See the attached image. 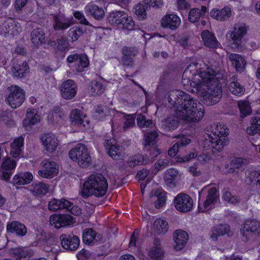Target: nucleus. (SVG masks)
Returning a JSON list of instances; mask_svg holds the SVG:
<instances>
[{
  "mask_svg": "<svg viewBox=\"0 0 260 260\" xmlns=\"http://www.w3.org/2000/svg\"><path fill=\"white\" fill-rule=\"evenodd\" d=\"M70 120L72 124L76 125L80 127H85V124L84 121L81 117L80 111L75 109H74L70 114Z\"/></svg>",
  "mask_w": 260,
  "mask_h": 260,
  "instance_id": "473e14b6",
  "label": "nucleus"
},
{
  "mask_svg": "<svg viewBox=\"0 0 260 260\" xmlns=\"http://www.w3.org/2000/svg\"><path fill=\"white\" fill-rule=\"evenodd\" d=\"M29 190L36 195H44L48 191V185L41 182L32 183L29 186Z\"/></svg>",
  "mask_w": 260,
  "mask_h": 260,
  "instance_id": "2f4dec72",
  "label": "nucleus"
},
{
  "mask_svg": "<svg viewBox=\"0 0 260 260\" xmlns=\"http://www.w3.org/2000/svg\"><path fill=\"white\" fill-rule=\"evenodd\" d=\"M95 112L100 115V117H104L109 113V109L106 106L100 105L96 108Z\"/></svg>",
  "mask_w": 260,
  "mask_h": 260,
  "instance_id": "680f3d73",
  "label": "nucleus"
},
{
  "mask_svg": "<svg viewBox=\"0 0 260 260\" xmlns=\"http://www.w3.org/2000/svg\"><path fill=\"white\" fill-rule=\"evenodd\" d=\"M27 233V228L25 225L21 223L17 222V236H24Z\"/></svg>",
  "mask_w": 260,
  "mask_h": 260,
  "instance_id": "774afa93",
  "label": "nucleus"
},
{
  "mask_svg": "<svg viewBox=\"0 0 260 260\" xmlns=\"http://www.w3.org/2000/svg\"><path fill=\"white\" fill-rule=\"evenodd\" d=\"M69 156L72 160L77 162L82 168L88 167L91 162L87 147L82 143L78 144L72 149L69 152Z\"/></svg>",
  "mask_w": 260,
  "mask_h": 260,
  "instance_id": "20e7f679",
  "label": "nucleus"
},
{
  "mask_svg": "<svg viewBox=\"0 0 260 260\" xmlns=\"http://www.w3.org/2000/svg\"><path fill=\"white\" fill-rule=\"evenodd\" d=\"M162 250L159 247H154L149 252V256L151 258L158 259L162 255Z\"/></svg>",
  "mask_w": 260,
  "mask_h": 260,
  "instance_id": "bf43d9fd",
  "label": "nucleus"
},
{
  "mask_svg": "<svg viewBox=\"0 0 260 260\" xmlns=\"http://www.w3.org/2000/svg\"><path fill=\"white\" fill-rule=\"evenodd\" d=\"M61 247L65 250H76L80 245V239L73 234H62L59 237Z\"/></svg>",
  "mask_w": 260,
  "mask_h": 260,
  "instance_id": "ddd939ff",
  "label": "nucleus"
},
{
  "mask_svg": "<svg viewBox=\"0 0 260 260\" xmlns=\"http://www.w3.org/2000/svg\"><path fill=\"white\" fill-rule=\"evenodd\" d=\"M88 15L93 16L95 19L102 20L105 16V12L102 8L96 5H89L85 8Z\"/></svg>",
  "mask_w": 260,
  "mask_h": 260,
  "instance_id": "c85d7f7f",
  "label": "nucleus"
},
{
  "mask_svg": "<svg viewBox=\"0 0 260 260\" xmlns=\"http://www.w3.org/2000/svg\"><path fill=\"white\" fill-rule=\"evenodd\" d=\"M238 106L241 117H246L251 113V108L248 102L240 101L238 102Z\"/></svg>",
  "mask_w": 260,
  "mask_h": 260,
  "instance_id": "a19ab883",
  "label": "nucleus"
},
{
  "mask_svg": "<svg viewBox=\"0 0 260 260\" xmlns=\"http://www.w3.org/2000/svg\"><path fill=\"white\" fill-rule=\"evenodd\" d=\"M223 198L224 200L229 203L235 204L238 202V200L236 196H233L231 192L228 189H224L223 190Z\"/></svg>",
  "mask_w": 260,
  "mask_h": 260,
  "instance_id": "603ef678",
  "label": "nucleus"
},
{
  "mask_svg": "<svg viewBox=\"0 0 260 260\" xmlns=\"http://www.w3.org/2000/svg\"><path fill=\"white\" fill-rule=\"evenodd\" d=\"M199 9L198 8L192 9L188 14V19L191 22H195L200 18Z\"/></svg>",
  "mask_w": 260,
  "mask_h": 260,
  "instance_id": "13d9d810",
  "label": "nucleus"
},
{
  "mask_svg": "<svg viewBox=\"0 0 260 260\" xmlns=\"http://www.w3.org/2000/svg\"><path fill=\"white\" fill-rule=\"evenodd\" d=\"M179 17L175 14L166 15L162 19L161 24L164 27L169 28L171 30L176 29L180 25Z\"/></svg>",
  "mask_w": 260,
  "mask_h": 260,
  "instance_id": "4be33fe9",
  "label": "nucleus"
},
{
  "mask_svg": "<svg viewBox=\"0 0 260 260\" xmlns=\"http://www.w3.org/2000/svg\"><path fill=\"white\" fill-rule=\"evenodd\" d=\"M31 41L35 45H39L45 43V34L41 28L33 29L31 32Z\"/></svg>",
  "mask_w": 260,
  "mask_h": 260,
  "instance_id": "cd10ccee",
  "label": "nucleus"
},
{
  "mask_svg": "<svg viewBox=\"0 0 260 260\" xmlns=\"http://www.w3.org/2000/svg\"><path fill=\"white\" fill-rule=\"evenodd\" d=\"M29 72V68L26 62L24 61L22 66L17 69V77L22 78Z\"/></svg>",
  "mask_w": 260,
  "mask_h": 260,
  "instance_id": "4d7b16f0",
  "label": "nucleus"
},
{
  "mask_svg": "<svg viewBox=\"0 0 260 260\" xmlns=\"http://www.w3.org/2000/svg\"><path fill=\"white\" fill-rule=\"evenodd\" d=\"M41 167L38 174L43 178H51L58 174V167L54 161L45 159L41 162Z\"/></svg>",
  "mask_w": 260,
  "mask_h": 260,
  "instance_id": "4468645a",
  "label": "nucleus"
},
{
  "mask_svg": "<svg viewBox=\"0 0 260 260\" xmlns=\"http://www.w3.org/2000/svg\"><path fill=\"white\" fill-rule=\"evenodd\" d=\"M158 137L157 132L155 131H151L147 132L145 134L144 148L151 146H153L155 142L156 139Z\"/></svg>",
  "mask_w": 260,
  "mask_h": 260,
  "instance_id": "58836bf2",
  "label": "nucleus"
},
{
  "mask_svg": "<svg viewBox=\"0 0 260 260\" xmlns=\"http://www.w3.org/2000/svg\"><path fill=\"white\" fill-rule=\"evenodd\" d=\"M125 118L126 120L123 126L125 130L131 128L135 124V118L133 117L131 115H127Z\"/></svg>",
  "mask_w": 260,
  "mask_h": 260,
  "instance_id": "338daca9",
  "label": "nucleus"
},
{
  "mask_svg": "<svg viewBox=\"0 0 260 260\" xmlns=\"http://www.w3.org/2000/svg\"><path fill=\"white\" fill-rule=\"evenodd\" d=\"M251 126L247 128V133L250 135L255 134L260 135V117H252L251 118Z\"/></svg>",
  "mask_w": 260,
  "mask_h": 260,
  "instance_id": "c9c22d12",
  "label": "nucleus"
},
{
  "mask_svg": "<svg viewBox=\"0 0 260 260\" xmlns=\"http://www.w3.org/2000/svg\"><path fill=\"white\" fill-rule=\"evenodd\" d=\"M86 32V29L77 26L71 27L68 31L69 37L72 41H77L79 37Z\"/></svg>",
  "mask_w": 260,
  "mask_h": 260,
  "instance_id": "c03bdc74",
  "label": "nucleus"
},
{
  "mask_svg": "<svg viewBox=\"0 0 260 260\" xmlns=\"http://www.w3.org/2000/svg\"><path fill=\"white\" fill-rule=\"evenodd\" d=\"M241 233L244 241L254 239L256 236L260 234L259 222L256 220H247L244 224Z\"/></svg>",
  "mask_w": 260,
  "mask_h": 260,
  "instance_id": "6e6552de",
  "label": "nucleus"
},
{
  "mask_svg": "<svg viewBox=\"0 0 260 260\" xmlns=\"http://www.w3.org/2000/svg\"><path fill=\"white\" fill-rule=\"evenodd\" d=\"M245 181L249 185L258 186L260 188V170L249 168L245 173Z\"/></svg>",
  "mask_w": 260,
  "mask_h": 260,
  "instance_id": "412c9836",
  "label": "nucleus"
},
{
  "mask_svg": "<svg viewBox=\"0 0 260 260\" xmlns=\"http://www.w3.org/2000/svg\"><path fill=\"white\" fill-rule=\"evenodd\" d=\"M41 141L48 153H53L57 146V140L53 134H44L41 137Z\"/></svg>",
  "mask_w": 260,
  "mask_h": 260,
  "instance_id": "a211bd4d",
  "label": "nucleus"
},
{
  "mask_svg": "<svg viewBox=\"0 0 260 260\" xmlns=\"http://www.w3.org/2000/svg\"><path fill=\"white\" fill-rule=\"evenodd\" d=\"M168 101L176 108V111L161 121V127L166 132L176 129L180 120L198 121L204 116L203 106L184 91L169 92Z\"/></svg>",
  "mask_w": 260,
  "mask_h": 260,
  "instance_id": "f257e3e1",
  "label": "nucleus"
},
{
  "mask_svg": "<svg viewBox=\"0 0 260 260\" xmlns=\"http://www.w3.org/2000/svg\"><path fill=\"white\" fill-rule=\"evenodd\" d=\"M208 193L207 199L204 203V206L205 209L207 208L210 205L214 203L218 198L216 189L214 187L209 189Z\"/></svg>",
  "mask_w": 260,
  "mask_h": 260,
  "instance_id": "37998d69",
  "label": "nucleus"
},
{
  "mask_svg": "<svg viewBox=\"0 0 260 260\" xmlns=\"http://www.w3.org/2000/svg\"><path fill=\"white\" fill-rule=\"evenodd\" d=\"M7 102L13 109L16 108V86L15 85L9 87L7 91Z\"/></svg>",
  "mask_w": 260,
  "mask_h": 260,
  "instance_id": "72a5a7b5",
  "label": "nucleus"
},
{
  "mask_svg": "<svg viewBox=\"0 0 260 260\" xmlns=\"http://www.w3.org/2000/svg\"><path fill=\"white\" fill-rule=\"evenodd\" d=\"M53 26L55 30H64L73 24L72 19L60 15L53 16Z\"/></svg>",
  "mask_w": 260,
  "mask_h": 260,
  "instance_id": "b1692460",
  "label": "nucleus"
},
{
  "mask_svg": "<svg viewBox=\"0 0 260 260\" xmlns=\"http://www.w3.org/2000/svg\"><path fill=\"white\" fill-rule=\"evenodd\" d=\"M104 91L105 87L100 82L95 81L92 83L91 92L93 95L102 94Z\"/></svg>",
  "mask_w": 260,
  "mask_h": 260,
  "instance_id": "09e8293b",
  "label": "nucleus"
},
{
  "mask_svg": "<svg viewBox=\"0 0 260 260\" xmlns=\"http://www.w3.org/2000/svg\"><path fill=\"white\" fill-rule=\"evenodd\" d=\"M154 197L156 198L154 205L156 208L159 209L163 207L166 201L165 192L161 190L157 189L155 191Z\"/></svg>",
  "mask_w": 260,
  "mask_h": 260,
  "instance_id": "ea45409f",
  "label": "nucleus"
},
{
  "mask_svg": "<svg viewBox=\"0 0 260 260\" xmlns=\"http://www.w3.org/2000/svg\"><path fill=\"white\" fill-rule=\"evenodd\" d=\"M219 20L224 21L230 17L231 11L230 8L224 7L221 10H219Z\"/></svg>",
  "mask_w": 260,
  "mask_h": 260,
  "instance_id": "6e6d98bb",
  "label": "nucleus"
},
{
  "mask_svg": "<svg viewBox=\"0 0 260 260\" xmlns=\"http://www.w3.org/2000/svg\"><path fill=\"white\" fill-rule=\"evenodd\" d=\"M229 59L232 62V66L238 72H241L246 64L245 59L238 54L232 53L229 55Z\"/></svg>",
  "mask_w": 260,
  "mask_h": 260,
  "instance_id": "bb28decb",
  "label": "nucleus"
},
{
  "mask_svg": "<svg viewBox=\"0 0 260 260\" xmlns=\"http://www.w3.org/2000/svg\"><path fill=\"white\" fill-rule=\"evenodd\" d=\"M61 97L66 100L72 99L77 93V86L73 80H67L60 86Z\"/></svg>",
  "mask_w": 260,
  "mask_h": 260,
  "instance_id": "2eb2a0df",
  "label": "nucleus"
},
{
  "mask_svg": "<svg viewBox=\"0 0 260 260\" xmlns=\"http://www.w3.org/2000/svg\"><path fill=\"white\" fill-rule=\"evenodd\" d=\"M175 206L178 211L185 213L191 210L193 207V200L188 194L181 193L174 199Z\"/></svg>",
  "mask_w": 260,
  "mask_h": 260,
  "instance_id": "f8f14e48",
  "label": "nucleus"
},
{
  "mask_svg": "<svg viewBox=\"0 0 260 260\" xmlns=\"http://www.w3.org/2000/svg\"><path fill=\"white\" fill-rule=\"evenodd\" d=\"M127 163L130 167L134 168L137 165H145L151 164L152 163V160H149L144 155L138 153L130 157Z\"/></svg>",
  "mask_w": 260,
  "mask_h": 260,
  "instance_id": "a878e982",
  "label": "nucleus"
},
{
  "mask_svg": "<svg viewBox=\"0 0 260 260\" xmlns=\"http://www.w3.org/2000/svg\"><path fill=\"white\" fill-rule=\"evenodd\" d=\"M65 117L64 113L62 111L59 106H55L49 112L48 118L52 122L57 119H63Z\"/></svg>",
  "mask_w": 260,
  "mask_h": 260,
  "instance_id": "a18cd8bd",
  "label": "nucleus"
},
{
  "mask_svg": "<svg viewBox=\"0 0 260 260\" xmlns=\"http://www.w3.org/2000/svg\"><path fill=\"white\" fill-rule=\"evenodd\" d=\"M17 105L18 106H20L24 101L25 99V91L17 86Z\"/></svg>",
  "mask_w": 260,
  "mask_h": 260,
  "instance_id": "0e129e2a",
  "label": "nucleus"
},
{
  "mask_svg": "<svg viewBox=\"0 0 260 260\" xmlns=\"http://www.w3.org/2000/svg\"><path fill=\"white\" fill-rule=\"evenodd\" d=\"M173 239L176 244L175 249L176 250H180L183 248L187 242L188 236L186 232L177 230L174 233Z\"/></svg>",
  "mask_w": 260,
  "mask_h": 260,
  "instance_id": "6ab92c4d",
  "label": "nucleus"
},
{
  "mask_svg": "<svg viewBox=\"0 0 260 260\" xmlns=\"http://www.w3.org/2000/svg\"><path fill=\"white\" fill-rule=\"evenodd\" d=\"M229 231V226L226 224L217 225L213 228L210 237L212 240H216L218 237L228 234Z\"/></svg>",
  "mask_w": 260,
  "mask_h": 260,
  "instance_id": "7c9ffc66",
  "label": "nucleus"
},
{
  "mask_svg": "<svg viewBox=\"0 0 260 260\" xmlns=\"http://www.w3.org/2000/svg\"><path fill=\"white\" fill-rule=\"evenodd\" d=\"M179 150L180 149L178 148V145L174 144L168 151V155L170 156L175 157V159L177 162H185L188 161L197 156V154H196L195 153L190 151L186 155L182 154H177V153Z\"/></svg>",
  "mask_w": 260,
  "mask_h": 260,
  "instance_id": "dca6fc26",
  "label": "nucleus"
},
{
  "mask_svg": "<svg viewBox=\"0 0 260 260\" xmlns=\"http://www.w3.org/2000/svg\"><path fill=\"white\" fill-rule=\"evenodd\" d=\"M110 24L116 26L121 25L122 28L128 30H132L135 27V22L131 17L121 11L111 12L108 17Z\"/></svg>",
  "mask_w": 260,
  "mask_h": 260,
  "instance_id": "423d86ee",
  "label": "nucleus"
},
{
  "mask_svg": "<svg viewBox=\"0 0 260 260\" xmlns=\"http://www.w3.org/2000/svg\"><path fill=\"white\" fill-rule=\"evenodd\" d=\"M75 222L74 218L69 214H60V226H66Z\"/></svg>",
  "mask_w": 260,
  "mask_h": 260,
  "instance_id": "8fccbe9b",
  "label": "nucleus"
},
{
  "mask_svg": "<svg viewBox=\"0 0 260 260\" xmlns=\"http://www.w3.org/2000/svg\"><path fill=\"white\" fill-rule=\"evenodd\" d=\"M111 140L105 141V145L109 155L114 159L118 160L123 158L124 153L119 146L112 144Z\"/></svg>",
  "mask_w": 260,
  "mask_h": 260,
  "instance_id": "aec40b11",
  "label": "nucleus"
},
{
  "mask_svg": "<svg viewBox=\"0 0 260 260\" xmlns=\"http://www.w3.org/2000/svg\"><path fill=\"white\" fill-rule=\"evenodd\" d=\"M217 72L211 68L200 73L201 79L198 83H194L193 87L197 92H201L207 87L206 93L204 95V101L207 105H214L220 100L222 96L221 86L219 80L215 77Z\"/></svg>",
  "mask_w": 260,
  "mask_h": 260,
  "instance_id": "f03ea898",
  "label": "nucleus"
},
{
  "mask_svg": "<svg viewBox=\"0 0 260 260\" xmlns=\"http://www.w3.org/2000/svg\"><path fill=\"white\" fill-rule=\"evenodd\" d=\"M32 179L33 176L29 172H20L17 174V185L29 184Z\"/></svg>",
  "mask_w": 260,
  "mask_h": 260,
  "instance_id": "79ce46f5",
  "label": "nucleus"
},
{
  "mask_svg": "<svg viewBox=\"0 0 260 260\" xmlns=\"http://www.w3.org/2000/svg\"><path fill=\"white\" fill-rule=\"evenodd\" d=\"M40 121L39 116L37 114L34 115V112L30 110L27 111L26 115V118L23 121L24 127H26L28 126L34 125Z\"/></svg>",
  "mask_w": 260,
  "mask_h": 260,
  "instance_id": "4c0bfd02",
  "label": "nucleus"
},
{
  "mask_svg": "<svg viewBox=\"0 0 260 260\" xmlns=\"http://www.w3.org/2000/svg\"><path fill=\"white\" fill-rule=\"evenodd\" d=\"M137 53H138L137 50L129 47H124L122 50L123 55L132 57L135 56Z\"/></svg>",
  "mask_w": 260,
  "mask_h": 260,
  "instance_id": "69168bd1",
  "label": "nucleus"
},
{
  "mask_svg": "<svg viewBox=\"0 0 260 260\" xmlns=\"http://www.w3.org/2000/svg\"><path fill=\"white\" fill-rule=\"evenodd\" d=\"M202 38L205 45L210 48H216L218 42L214 34L208 30H204L201 34Z\"/></svg>",
  "mask_w": 260,
  "mask_h": 260,
  "instance_id": "393cba45",
  "label": "nucleus"
},
{
  "mask_svg": "<svg viewBox=\"0 0 260 260\" xmlns=\"http://www.w3.org/2000/svg\"><path fill=\"white\" fill-rule=\"evenodd\" d=\"M179 174V172L174 168H170L167 170L165 173V180L168 186L174 185V180H176Z\"/></svg>",
  "mask_w": 260,
  "mask_h": 260,
  "instance_id": "e433bc0d",
  "label": "nucleus"
},
{
  "mask_svg": "<svg viewBox=\"0 0 260 260\" xmlns=\"http://www.w3.org/2000/svg\"><path fill=\"white\" fill-rule=\"evenodd\" d=\"M67 61L71 64L69 66L75 68L78 72H82L84 68L89 64L87 56L85 54H74L69 55L67 58Z\"/></svg>",
  "mask_w": 260,
  "mask_h": 260,
  "instance_id": "9b49d317",
  "label": "nucleus"
},
{
  "mask_svg": "<svg viewBox=\"0 0 260 260\" xmlns=\"http://www.w3.org/2000/svg\"><path fill=\"white\" fill-rule=\"evenodd\" d=\"M74 16L75 17V18H76L80 21V23L81 24H84L85 25H90V24L85 18L83 13H81L80 12L76 11L74 12Z\"/></svg>",
  "mask_w": 260,
  "mask_h": 260,
  "instance_id": "e2e57ef3",
  "label": "nucleus"
},
{
  "mask_svg": "<svg viewBox=\"0 0 260 260\" xmlns=\"http://www.w3.org/2000/svg\"><path fill=\"white\" fill-rule=\"evenodd\" d=\"M235 79H233L229 86V89L233 94L237 96H241L245 92V88L239 82L235 81Z\"/></svg>",
  "mask_w": 260,
  "mask_h": 260,
  "instance_id": "f704fd0d",
  "label": "nucleus"
},
{
  "mask_svg": "<svg viewBox=\"0 0 260 260\" xmlns=\"http://www.w3.org/2000/svg\"><path fill=\"white\" fill-rule=\"evenodd\" d=\"M248 27L244 24H235L226 34L228 38L233 41V47L238 48L242 43V39L246 35Z\"/></svg>",
  "mask_w": 260,
  "mask_h": 260,
  "instance_id": "0eeeda50",
  "label": "nucleus"
},
{
  "mask_svg": "<svg viewBox=\"0 0 260 260\" xmlns=\"http://www.w3.org/2000/svg\"><path fill=\"white\" fill-rule=\"evenodd\" d=\"M168 166V161L166 159H159L154 165L155 170L158 172Z\"/></svg>",
  "mask_w": 260,
  "mask_h": 260,
  "instance_id": "052dcab7",
  "label": "nucleus"
},
{
  "mask_svg": "<svg viewBox=\"0 0 260 260\" xmlns=\"http://www.w3.org/2000/svg\"><path fill=\"white\" fill-rule=\"evenodd\" d=\"M102 239V235L97 234L92 229H86L83 232V242L86 244H93L96 242L101 241Z\"/></svg>",
  "mask_w": 260,
  "mask_h": 260,
  "instance_id": "f3484780",
  "label": "nucleus"
},
{
  "mask_svg": "<svg viewBox=\"0 0 260 260\" xmlns=\"http://www.w3.org/2000/svg\"><path fill=\"white\" fill-rule=\"evenodd\" d=\"M208 137V139H206L204 144L211 148L213 153L221 151L229 144V140L225 137L219 136L215 134H213V136L210 135Z\"/></svg>",
  "mask_w": 260,
  "mask_h": 260,
  "instance_id": "1a4fd4ad",
  "label": "nucleus"
},
{
  "mask_svg": "<svg viewBox=\"0 0 260 260\" xmlns=\"http://www.w3.org/2000/svg\"><path fill=\"white\" fill-rule=\"evenodd\" d=\"M73 205L70 201L62 198L60 200L53 199L48 203V209L52 211L57 210L69 209Z\"/></svg>",
  "mask_w": 260,
  "mask_h": 260,
  "instance_id": "5701e85b",
  "label": "nucleus"
},
{
  "mask_svg": "<svg viewBox=\"0 0 260 260\" xmlns=\"http://www.w3.org/2000/svg\"><path fill=\"white\" fill-rule=\"evenodd\" d=\"M57 48L60 51H64L69 47L68 40L65 37H61L57 40Z\"/></svg>",
  "mask_w": 260,
  "mask_h": 260,
  "instance_id": "5fc2aeb1",
  "label": "nucleus"
},
{
  "mask_svg": "<svg viewBox=\"0 0 260 260\" xmlns=\"http://www.w3.org/2000/svg\"><path fill=\"white\" fill-rule=\"evenodd\" d=\"M162 5L161 0H144L136 6L135 13L139 19L144 20L146 18V11L148 9L151 7L159 8Z\"/></svg>",
  "mask_w": 260,
  "mask_h": 260,
  "instance_id": "9d476101",
  "label": "nucleus"
},
{
  "mask_svg": "<svg viewBox=\"0 0 260 260\" xmlns=\"http://www.w3.org/2000/svg\"><path fill=\"white\" fill-rule=\"evenodd\" d=\"M16 157V140L11 144V149L9 155L2 162L0 169L3 179L8 181L10 179L15 168Z\"/></svg>",
  "mask_w": 260,
  "mask_h": 260,
  "instance_id": "39448f33",
  "label": "nucleus"
},
{
  "mask_svg": "<svg viewBox=\"0 0 260 260\" xmlns=\"http://www.w3.org/2000/svg\"><path fill=\"white\" fill-rule=\"evenodd\" d=\"M145 149L149 151V155H147V154L144 155L146 156L147 158H148L149 160L151 159L152 162H153L155 158H156L160 154L159 150L153 146L152 147H147V148H145Z\"/></svg>",
  "mask_w": 260,
  "mask_h": 260,
  "instance_id": "864d4df0",
  "label": "nucleus"
},
{
  "mask_svg": "<svg viewBox=\"0 0 260 260\" xmlns=\"http://www.w3.org/2000/svg\"><path fill=\"white\" fill-rule=\"evenodd\" d=\"M174 138L178 139V140L175 144L178 145L179 149L189 145L191 142V140L188 136L183 134L176 135Z\"/></svg>",
  "mask_w": 260,
  "mask_h": 260,
  "instance_id": "49530a36",
  "label": "nucleus"
},
{
  "mask_svg": "<svg viewBox=\"0 0 260 260\" xmlns=\"http://www.w3.org/2000/svg\"><path fill=\"white\" fill-rule=\"evenodd\" d=\"M230 165H233V167L236 169L238 172L245 170L247 163L245 160L241 158H237L233 159L230 163Z\"/></svg>",
  "mask_w": 260,
  "mask_h": 260,
  "instance_id": "de8ad7c7",
  "label": "nucleus"
},
{
  "mask_svg": "<svg viewBox=\"0 0 260 260\" xmlns=\"http://www.w3.org/2000/svg\"><path fill=\"white\" fill-rule=\"evenodd\" d=\"M168 230V222L161 218L156 219L153 222V230L157 235L165 234Z\"/></svg>",
  "mask_w": 260,
  "mask_h": 260,
  "instance_id": "c756f323",
  "label": "nucleus"
},
{
  "mask_svg": "<svg viewBox=\"0 0 260 260\" xmlns=\"http://www.w3.org/2000/svg\"><path fill=\"white\" fill-rule=\"evenodd\" d=\"M108 187L107 181L103 175L92 174L84 182L81 191L82 195L84 198L92 195L101 197L106 194Z\"/></svg>",
  "mask_w": 260,
  "mask_h": 260,
  "instance_id": "7ed1b4c3",
  "label": "nucleus"
},
{
  "mask_svg": "<svg viewBox=\"0 0 260 260\" xmlns=\"http://www.w3.org/2000/svg\"><path fill=\"white\" fill-rule=\"evenodd\" d=\"M137 122L138 125L141 127H149L152 124L151 120L146 119V117L142 114L138 115L137 118Z\"/></svg>",
  "mask_w": 260,
  "mask_h": 260,
  "instance_id": "3c124183",
  "label": "nucleus"
}]
</instances>
